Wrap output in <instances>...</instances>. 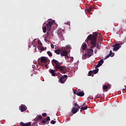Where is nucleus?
<instances>
[{
  "mask_svg": "<svg viewBox=\"0 0 126 126\" xmlns=\"http://www.w3.org/2000/svg\"><path fill=\"white\" fill-rule=\"evenodd\" d=\"M88 108V106H85L84 107H82L81 108L80 111L82 112V111H84V110H87Z\"/></svg>",
  "mask_w": 126,
  "mask_h": 126,
  "instance_id": "nucleus-19",
  "label": "nucleus"
},
{
  "mask_svg": "<svg viewBox=\"0 0 126 126\" xmlns=\"http://www.w3.org/2000/svg\"><path fill=\"white\" fill-rule=\"evenodd\" d=\"M67 79V75H64L61 77V78L59 79L60 82L62 84L64 83L65 81Z\"/></svg>",
  "mask_w": 126,
  "mask_h": 126,
  "instance_id": "nucleus-5",
  "label": "nucleus"
},
{
  "mask_svg": "<svg viewBox=\"0 0 126 126\" xmlns=\"http://www.w3.org/2000/svg\"><path fill=\"white\" fill-rule=\"evenodd\" d=\"M45 67H47V66H48V65H47V64H45Z\"/></svg>",
  "mask_w": 126,
  "mask_h": 126,
  "instance_id": "nucleus-44",
  "label": "nucleus"
},
{
  "mask_svg": "<svg viewBox=\"0 0 126 126\" xmlns=\"http://www.w3.org/2000/svg\"><path fill=\"white\" fill-rule=\"evenodd\" d=\"M19 109L22 113H23V112H25L26 110H27V107L25 105L21 104L20 106H19Z\"/></svg>",
  "mask_w": 126,
  "mask_h": 126,
  "instance_id": "nucleus-6",
  "label": "nucleus"
},
{
  "mask_svg": "<svg viewBox=\"0 0 126 126\" xmlns=\"http://www.w3.org/2000/svg\"><path fill=\"white\" fill-rule=\"evenodd\" d=\"M52 65L54 66L56 71H60L61 73L65 74L66 72V67L65 66H61L63 64V62L60 63L59 61L53 59L52 61Z\"/></svg>",
  "mask_w": 126,
  "mask_h": 126,
  "instance_id": "nucleus-2",
  "label": "nucleus"
},
{
  "mask_svg": "<svg viewBox=\"0 0 126 126\" xmlns=\"http://www.w3.org/2000/svg\"><path fill=\"white\" fill-rule=\"evenodd\" d=\"M98 71H99V69L96 68L95 69L93 70V72H94V74H96L98 73Z\"/></svg>",
  "mask_w": 126,
  "mask_h": 126,
  "instance_id": "nucleus-21",
  "label": "nucleus"
},
{
  "mask_svg": "<svg viewBox=\"0 0 126 126\" xmlns=\"http://www.w3.org/2000/svg\"><path fill=\"white\" fill-rule=\"evenodd\" d=\"M51 124L52 125H55V124H56V121H54V120H52V121H51Z\"/></svg>",
  "mask_w": 126,
  "mask_h": 126,
  "instance_id": "nucleus-28",
  "label": "nucleus"
},
{
  "mask_svg": "<svg viewBox=\"0 0 126 126\" xmlns=\"http://www.w3.org/2000/svg\"><path fill=\"white\" fill-rule=\"evenodd\" d=\"M51 47L52 49H54V48H55V46H54V44H51Z\"/></svg>",
  "mask_w": 126,
  "mask_h": 126,
  "instance_id": "nucleus-32",
  "label": "nucleus"
},
{
  "mask_svg": "<svg viewBox=\"0 0 126 126\" xmlns=\"http://www.w3.org/2000/svg\"><path fill=\"white\" fill-rule=\"evenodd\" d=\"M113 56H115V53H113V55L111 57H113Z\"/></svg>",
  "mask_w": 126,
  "mask_h": 126,
  "instance_id": "nucleus-45",
  "label": "nucleus"
},
{
  "mask_svg": "<svg viewBox=\"0 0 126 126\" xmlns=\"http://www.w3.org/2000/svg\"><path fill=\"white\" fill-rule=\"evenodd\" d=\"M84 106H85V103H83L82 106H80V107H83Z\"/></svg>",
  "mask_w": 126,
  "mask_h": 126,
  "instance_id": "nucleus-40",
  "label": "nucleus"
},
{
  "mask_svg": "<svg viewBox=\"0 0 126 126\" xmlns=\"http://www.w3.org/2000/svg\"><path fill=\"white\" fill-rule=\"evenodd\" d=\"M55 71H56V69H51L50 71V73H51L52 76H56V73H55Z\"/></svg>",
  "mask_w": 126,
  "mask_h": 126,
  "instance_id": "nucleus-14",
  "label": "nucleus"
},
{
  "mask_svg": "<svg viewBox=\"0 0 126 126\" xmlns=\"http://www.w3.org/2000/svg\"><path fill=\"white\" fill-rule=\"evenodd\" d=\"M103 90H105V92L108 91V86L104 85V86L102 87Z\"/></svg>",
  "mask_w": 126,
  "mask_h": 126,
  "instance_id": "nucleus-17",
  "label": "nucleus"
},
{
  "mask_svg": "<svg viewBox=\"0 0 126 126\" xmlns=\"http://www.w3.org/2000/svg\"><path fill=\"white\" fill-rule=\"evenodd\" d=\"M77 93H78V92H76V91H74V94H75L76 95Z\"/></svg>",
  "mask_w": 126,
  "mask_h": 126,
  "instance_id": "nucleus-38",
  "label": "nucleus"
},
{
  "mask_svg": "<svg viewBox=\"0 0 126 126\" xmlns=\"http://www.w3.org/2000/svg\"><path fill=\"white\" fill-rule=\"evenodd\" d=\"M123 91H126V88L125 87V89H123Z\"/></svg>",
  "mask_w": 126,
  "mask_h": 126,
  "instance_id": "nucleus-41",
  "label": "nucleus"
},
{
  "mask_svg": "<svg viewBox=\"0 0 126 126\" xmlns=\"http://www.w3.org/2000/svg\"><path fill=\"white\" fill-rule=\"evenodd\" d=\"M96 98H100V96H99V95H96Z\"/></svg>",
  "mask_w": 126,
  "mask_h": 126,
  "instance_id": "nucleus-39",
  "label": "nucleus"
},
{
  "mask_svg": "<svg viewBox=\"0 0 126 126\" xmlns=\"http://www.w3.org/2000/svg\"><path fill=\"white\" fill-rule=\"evenodd\" d=\"M91 99H93V98H91Z\"/></svg>",
  "mask_w": 126,
  "mask_h": 126,
  "instance_id": "nucleus-48",
  "label": "nucleus"
},
{
  "mask_svg": "<svg viewBox=\"0 0 126 126\" xmlns=\"http://www.w3.org/2000/svg\"><path fill=\"white\" fill-rule=\"evenodd\" d=\"M46 125H49V123L51 121V119H50V117L48 116L46 118Z\"/></svg>",
  "mask_w": 126,
  "mask_h": 126,
  "instance_id": "nucleus-18",
  "label": "nucleus"
},
{
  "mask_svg": "<svg viewBox=\"0 0 126 126\" xmlns=\"http://www.w3.org/2000/svg\"><path fill=\"white\" fill-rule=\"evenodd\" d=\"M77 106H79L78 104H77V103H75L74 104V107H77L76 108H77Z\"/></svg>",
  "mask_w": 126,
  "mask_h": 126,
  "instance_id": "nucleus-34",
  "label": "nucleus"
},
{
  "mask_svg": "<svg viewBox=\"0 0 126 126\" xmlns=\"http://www.w3.org/2000/svg\"><path fill=\"white\" fill-rule=\"evenodd\" d=\"M61 56L62 57H67L68 56V52H67L66 50H62L61 53Z\"/></svg>",
  "mask_w": 126,
  "mask_h": 126,
  "instance_id": "nucleus-7",
  "label": "nucleus"
},
{
  "mask_svg": "<svg viewBox=\"0 0 126 126\" xmlns=\"http://www.w3.org/2000/svg\"><path fill=\"white\" fill-rule=\"evenodd\" d=\"M61 52V50H56L55 51V54H57V55H60Z\"/></svg>",
  "mask_w": 126,
  "mask_h": 126,
  "instance_id": "nucleus-20",
  "label": "nucleus"
},
{
  "mask_svg": "<svg viewBox=\"0 0 126 126\" xmlns=\"http://www.w3.org/2000/svg\"><path fill=\"white\" fill-rule=\"evenodd\" d=\"M42 117H47V113H42Z\"/></svg>",
  "mask_w": 126,
  "mask_h": 126,
  "instance_id": "nucleus-29",
  "label": "nucleus"
},
{
  "mask_svg": "<svg viewBox=\"0 0 126 126\" xmlns=\"http://www.w3.org/2000/svg\"><path fill=\"white\" fill-rule=\"evenodd\" d=\"M37 43L40 46H43V44L42 43V42H41V41H40V40L37 41Z\"/></svg>",
  "mask_w": 126,
  "mask_h": 126,
  "instance_id": "nucleus-26",
  "label": "nucleus"
},
{
  "mask_svg": "<svg viewBox=\"0 0 126 126\" xmlns=\"http://www.w3.org/2000/svg\"><path fill=\"white\" fill-rule=\"evenodd\" d=\"M13 126H16L14 125Z\"/></svg>",
  "mask_w": 126,
  "mask_h": 126,
  "instance_id": "nucleus-49",
  "label": "nucleus"
},
{
  "mask_svg": "<svg viewBox=\"0 0 126 126\" xmlns=\"http://www.w3.org/2000/svg\"><path fill=\"white\" fill-rule=\"evenodd\" d=\"M47 53L49 57H52L53 56V54L51 51H47Z\"/></svg>",
  "mask_w": 126,
  "mask_h": 126,
  "instance_id": "nucleus-23",
  "label": "nucleus"
},
{
  "mask_svg": "<svg viewBox=\"0 0 126 126\" xmlns=\"http://www.w3.org/2000/svg\"><path fill=\"white\" fill-rule=\"evenodd\" d=\"M80 109V106L79 105H77V107H73L71 110V113L73 114H76L78 112V111H79Z\"/></svg>",
  "mask_w": 126,
  "mask_h": 126,
  "instance_id": "nucleus-4",
  "label": "nucleus"
},
{
  "mask_svg": "<svg viewBox=\"0 0 126 126\" xmlns=\"http://www.w3.org/2000/svg\"><path fill=\"white\" fill-rule=\"evenodd\" d=\"M96 45H97V46H96L97 49H99V44L97 43Z\"/></svg>",
  "mask_w": 126,
  "mask_h": 126,
  "instance_id": "nucleus-36",
  "label": "nucleus"
},
{
  "mask_svg": "<svg viewBox=\"0 0 126 126\" xmlns=\"http://www.w3.org/2000/svg\"><path fill=\"white\" fill-rule=\"evenodd\" d=\"M40 50H41V51H45V48L41 47V48H40Z\"/></svg>",
  "mask_w": 126,
  "mask_h": 126,
  "instance_id": "nucleus-33",
  "label": "nucleus"
},
{
  "mask_svg": "<svg viewBox=\"0 0 126 126\" xmlns=\"http://www.w3.org/2000/svg\"><path fill=\"white\" fill-rule=\"evenodd\" d=\"M87 48V44L86 43H84L82 45V49L83 51H85V50Z\"/></svg>",
  "mask_w": 126,
  "mask_h": 126,
  "instance_id": "nucleus-15",
  "label": "nucleus"
},
{
  "mask_svg": "<svg viewBox=\"0 0 126 126\" xmlns=\"http://www.w3.org/2000/svg\"><path fill=\"white\" fill-rule=\"evenodd\" d=\"M47 34L48 35H49V32H47Z\"/></svg>",
  "mask_w": 126,
  "mask_h": 126,
  "instance_id": "nucleus-46",
  "label": "nucleus"
},
{
  "mask_svg": "<svg viewBox=\"0 0 126 126\" xmlns=\"http://www.w3.org/2000/svg\"><path fill=\"white\" fill-rule=\"evenodd\" d=\"M103 63H104V61L101 59L100 61L98 62V64L95 66V68H98V67H100V66H101V65H102Z\"/></svg>",
  "mask_w": 126,
  "mask_h": 126,
  "instance_id": "nucleus-10",
  "label": "nucleus"
},
{
  "mask_svg": "<svg viewBox=\"0 0 126 126\" xmlns=\"http://www.w3.org/2000/svg\"><path fill=\"white\" fill-rule=\"evenodd\" d=\"M99 96L100 98H101V97H102V94H100L99 95Z\"/></svg>",
  "mask_w": 126,
  "mask_h": 126,
  "instance_id": "nucleus-43",
  "label": "nucleus"
},
{
  "mask_svg": "<svg viewBox=\"0 0 126 126\" xmlns=\"http://www.w3.org/2000/svg\"><path fill=\"white\" fill-rule=\"evenodd\" d=\"M88 73H89L88 75V76H91L92 73H93V71H92V70H90V71H89Z\"/></svg>",
  "mask_w": 126,
  "mask_h": 126,
  "instance_id": "nucleus-24",
  "label": "nucleus"
},
{
  "mask_svg": "<svg viewBox=\"0 0 126 126\" xmlns=\"http://www.w3.org/2000/svg\"><path fill=\"white\" fill-rule=\"evenodd\" d=\"M64 24H66V25H69V26H70V23L68 21H67V22H65Z\"/></svg>",
  "mask_w": 126,
  "mask_h": 126,
  "instance_id": "nucleus-27",
  "label": "nucleus"
},
{
  "mask_svg": "<svg viewBox=\"0 0 126 126\" xmlns=\"http://www.w3.org/2000/svg\"><path fill=\"white\" fill-rule=\"evenodd\" d=\"M91 10H92V8H90L88 9V12H90V11H91Z\"/></svg>",
  "mask_w": 126,
  "mask_h": 126,
  "instance_id": "nucleus-31",
  "label": "nucleus"
},
{
  "mask_svg": "<svg viewBox=\"0 0 126 126\" xmlns=\"http://www.w3.org/2000/svg\"><path fill=\"white\" fill-rule=\"evenodd\" d=\"M39 120H42V116L39 115L38 117L35 118L34 121H35L36 123L39 121Z\"/></svg>",
  "mask_w": 126,
  "mask_h": 126,
  "instance_id": "nucleus-16",
  "label": "nucleus"
},
{
  "mask_svg": "<svg viewBox=\"0 0 126 126\" xmlns=\"http://www.w3.org/2000/svg\"><path fill=\"white\" fill-rule=\"evenodd\" d=\"M20 126H31V123L29 122L28 123L24 124V123L22 122L20 123Z\"/></svg>",
  "mask_w": 126,
  "mask_h": 126,
  "instance_id": "nucleus-11",
  "label": "nucleus"
},
{
  "mask_svg": "<svg viewBox=\"0 0 126 126\" xmlns=\"http://www.w3.org/2000/svg\"><path fill=\"white\" fill-rule=\"evenodd\" d=\"M53 23L54 21H50L48 22V23L46 24L47 31H51V28H52Z\"/></svg>",
  "mask_w": 126,
  "mask_h": 126,
  "instance_id": "nucleus-3",
  "label": "nucleus"
},
{
  "mask_svg": "<svg viewBox=\"0 0 126 126\" xmlns=\"http://www.w3.org/2000/svg\"><path fill=\"white\" fill-rule=\"evenodd\" d=\"M42 124H47V121L46 120H44L43 121H42Z\"/></svg>",
  "mask_w": 126,
  "mask_h": 126,
  "instance_id": "nucleus-30",
  "label": "nucleus"
},
{
  "mask_svg": "<svg viewBox=\"0 0 126 126\" xmlns=\"http://www.w3.org/2000/svg\"><path fill=\"white\" fill-rule=\"evenodd\" d=\"M109 54L111 55H113V52H112V50H110Z\"/></svg>",
  "mask_w": 126,
  "mask_h": 126,
  "instance_id": "nucleus-37",
  "label": "nucleus"
},
{
  "mask_svg": "<svg viewBox=\"0 0 126 126\" xmlns=\"http://www.w3.org/2000/svg\"><path fill=\"white\" fill-rule=\"evenodd\" d=\"M40 62L41 63H48V58L45 57H41L40 58Z\"/></svg>",
  "mask_w": 126,
  "mask_h": 126,
  "instance_id": "nucleus-8",
  "label": "nucleus"
},
{
  "mask_svg": "<svg viewBox=\"0 0 126 126\" xmlns=\"http://www.w3.org/2000/svg\"><path fill=\"white\" fill-rule=\"evenodd\" d=\"M43 33H46L47 32V27H44L42 28Z\"/></svg>",
  "mask_w": 126,
  "mask_h": 126,
  "instance_id": "nucleus-22",
  "label": "nucleus"
},
{
  "mask_svg": "<svg viewBox=\"0 0 126 126\" xmlns=\"http://www.w3.org/2000/svg\"><path fill=\"white\" fill-rule=\"evenodd\" d=\"M111 56L112 55L111 54H109L106 56H105V58H104V60H106V59H108V58H110V57H111Z\"/></svg>",
  "mask_w": 126,
  "mask_h": 126,
  "instance_id": "nucleus-25",
  "label": "nucleus"
},
{
  "mask_svg": "<svg viewBox=\"0 0 126 126\" xmlns=\"http://www.w3.org/2000/svg\"><path fill=\"white\" fill-rule=\"evenodd\" d=\"M97 38H98V33L97 32L94 33L93 34H89L86 39V43H88V41H91V44L92 46H91L90 49H88L87 51V53H85L83 56L84 59L86 60V58L88 56V58H90L92 54H93V49L96 45L97 44Z\"/></svg>",
  "mask_w": 126,
  "mask_h": 126,
  "instance_id": "nucleus-1",
  "label": "nucleus"
},
{
  "mask_svg": "<svg viewBox=\"0 0 126 126\" xmlns=\"http://www.w3.org/2000/svg\"><path fill=\"white\" fill-rule=\"evenodd\" d=\"M84 93L83 92H78V93L76 94V95H77V96H80V97H83V96H84Z\"/></svg>",
  "mask_w": 126,
  "mask_h": 126,
  "instance_id": "nucleus-13",
  "label": "nucleus"
},
{
  "mask_svg": "<svg viewBox=\"0 0 126 126\" xmlns=\"http://www.w3.org/2000/svg\"><path fill=\"white\" fill-rule=\"evenodd\" d=\"M120 43L116 44V45H114L112 46V47L114 48H113V51H117L120 49Z\"/></svg>",
  "mask_w": 126,
  "mask_h": 126,
  "instance_id": "nucleus-9",
  "label": "nucleus"
},
{
  "mask_svg": "<svg viewBox=\"0 0 126 126\" xmlns=\"http://www.w3.org/2000/svg\"><path fill=\"white\" fill-rule=\"evenodd\" d=\"M34 125H36V123H34Z\"/></svg>",
  "mask_w": 126,
  "mask_h": 126,
  "instance_id": "nucleus-47",
  "label": "nucleus"
},
{
  "mask_svg": "<svg viewBox=\"0 0 126 126\" xmlns=\"http://www.w3.org/2000/svg\"><path fill=\"white\" fill-rule=\"evenodd\" d=\"M107 89H111V86L110 85L107 86Z\"/></svg>",
  "mask_w": 126,
  "mask_h": 126,
  "instance_id": "nucleus-35",
  "label": "nucleus"
},
{
  "mask_svg": "<svg viewBox=\"0 0 126 126\" xmlns=\"http://www.w3.org/2000/svg\"><path fill=\"white\" fill-rule=\"evenodd\" d=\"M44 40H45V42H47V41H48V39H47V38H45Z\"/></svg>",
  "mask_w": 126,
  "mask_h": 126,
  "instance_id": "nucleus-42",
  "label": "nucleus"
},
{
  "mask_svg": "<svg viewBox=\"0 0 126 126\" xmlns=\"http://www.w3.org/2000/svg\"><path fill=\"white\" fill-rule=\"evenodd\" d=\"M59 38L63 41V40H64V36H63V32H60L59 33Z\"/></svg>",
  "mask_w": 126,
  "mask_h": 126,
  "instance_id": "nucleus-12",
  "label": "nucleus"
}]
</instances>
